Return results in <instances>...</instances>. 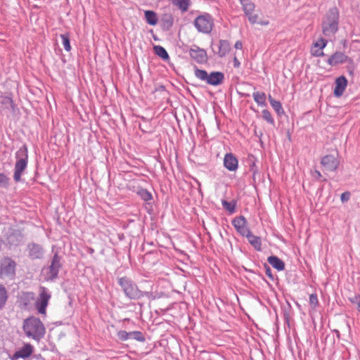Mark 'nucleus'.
<instances>
[{
	"label": "nucleus",
	"mask_w": 360,
	"mask_h": 360,
	"mask_svg": "<svg viewBox=\"0 0 360 360\" xmlns=\"http://www.w3.org/2000/svg\"><path fill=\"white\" fill-rule=\"evenodd\" d=\"M23 331L27 337L39 341L44 338L46 329L39 318L30 316L23 321Z\"/></svg>",
	"instance_id": "f257e3e1"
},
{
	"label": "nucleus",
	"mask_w": 360,
	"mask_h": 360,
	"mask_svg": "<svg viewBox=\"0 0 360 360\" xmlns=\"http://www.w3.org/2000/svg\"><path fill=\"white\" fill-rule=\"evenodd\" d=\"M339 11L337 7L330 8L322 21V32L326 37H330L338 30Z\"/></svg>",
	"instance_id": "f03ea898"
},
{
	"label": "nucleus",
	"mask_w": 360,
	"mask_h": 360,
	"mask_svg": "<svg viewBox=\"0 0 360 360\" xmlns=\"http://www.w3.org/2000/svg\"><path fill=\"white\" fill-rule=\"evenodd\" d=\"M117 283L120 286L126 297L131 300H137L147 294L139 290L136 283L127 276L117 278Z\"/></svg>",
	"instance_id": "7ed1b4c3"
},
{
	"label": "nucleus",
	"mask_w": 360,
	"mask_h": 360,
	"mask_svg": "<svg viewBox=\"0 0 360 360\" xmlns=\"http://www.w3.org/2000/svg\"><path fill=\"white\" fill-rule=\"evenodd\" d=\"M1 237L4 239V245L9 248L18 246L23 240L22 232L10 224H3Z\"/></svg>",
	"instance_id": "20e7f679"
},
{
	"label": "nucleus",
	"mask_w": 360,
	"mask_h": 360,
	"mask_svg": "<svg viewBox=\"0 0 360 360\" xmlns=\"http://www.w3.org/2000/svg\"><path fill=\"white\" fill-rule=\"evenodd\" d=\"M15 158L13 179L15 181L18 182L20 181L22 174L27 167L28 151L26 146L20 147L16 151Z\"/></svg>",
	"instance_id": "39448f33"
},
{
	"label": "nucleus",
	"mask_w": 360,
	"mask_h": 360,
	"mask_svg": "<svg viewBox=\"0 0 360 360\" xmlns=\"http://www.w3.org/2000/svg\"><path fill=\"white\" fill-rule=\"evenodd\" d=\"M62 267L61 257L56 252L51 259L50 264L43 269L44 272V280L53 282L58 277V273Z\"/></svg>",
	"instance_id": "423d86ee"
},
{
	"label": "nucleus",
	"mask_w": 360,
	"mask_h": 360,
	"mask_svg": "<svg viewBox=\"0 0 360 360\" xmlns=\"http://www.w3.org/2000/svg\"><path fill=\"white\" fill-rule=\"evenodd\" d=\"M193 25L199 32L210 34L214 27V19L210 13H203L195 18Z\"/></svg>",
	"instance_id": "0eeeda50"
},
{
	"label": "nucleus",
	"mask_w": 360,
	"mask_h": 360,
	"mask_svg": "<svg viewBox=\"0 0 360 360\" xmlns=\"http://www.w3.org/2000/svg\"><path fill=\"white\" fill-rule=\"evenodd\" d=\"M16 264L10 257H6L1 261L0 277L13 278L15 274Z\"/></svg>",
	"instance_id": "6e6552de"
},
{
	"label": "nucleus",
	"mask_w": 360,
	"mask_h": 360,
	"mask_svg": "<svg viewBox=\"0 0 360 360\" xmlns=\"http://www.w3.org/2000/svg\"><path fill=\"white\" fill-rule=\"evenodd\" d=\"M51 298V293L48 289L44 286L40 287V292L35 305L38 312L41 314H45L49 301Z\"/></svg>",
	"instance_id": "1a4fd4ad"
},
{
	"label": "nucleus",
	"mask_w": 360,
	"mask_h": 360,
	"mask_svg": "<svg viewBox=\"0 0 360 360\" xmlns=\"http://www.w3.org/2000/svg\"><path fill=\"white\" fill-rule=\"evenodd\" d=\"M231 223L236 231L243 237H245L251 231L245 217L243 215L234 217Z\"/></svg>",
	"instance_id": "9d476101"
},
{
	"label": "nucleus",
	"mask_w": 360,
	"mask_h": 360,
	"mask_svg": "<svg viewBox=\"0 0 360 360\" xmlns=\"http://www.w3.org/2000/svg\"><path fill=\"white\" fill-rule=\"evenodd\" d=\"M189 56L196 63H205L207 60V55L205 49L193 45L188 51Z\"/></svg>",
	"instance_id": "9b49d317"
},
{
	"label": "nucleus",
	"mask_w": 360,
	"mask_h": 360,
	"mask_svg": "<svg viewBox=\"0 0 360 360\" xmlns=\"http://www.w3.org/2000/svg\"><path fill=\"white\" fill-rule=\"evenodd\" d=\"M117 337L122 341H126L130 339L143 342L146 338L143 333L139 330L127 332L126 330H120L117 332Z\"/></svg>",
	"instance_id": "f8f14e48"
},
{
	"label": "nucleus",
	"mask_w": 360,
	"mask_h": 360,
	"mask_svg": "<svg viewBox=\"0 0 360 360\" xmlns=\"http://www.w3.org/2000/svg\"><path fill=\"white\" fill-rule=\"evenodd\" d=\"M321 163L326 171L334 172L338 169L340 161L337 156L330 154L323 156Z\"/></svg>",
	"instance_id": "ddd939ff"
},
{
	"label": "nucleus",
	"mask_w": 360,
	"mask_h": 360,
	"mask_svg": "<svg viewBox=\"0 0 360 360\" xmlns=\"http://www.w3.org/2000/svg\"><path fill=\"white\" fill-rule=\"evenodd\" d=\"M27 250L28 255L32 259H41L44 254L42 246L35 243L28 244Z\"/></svg>",
	"instance_id": "4468645a"
},
{
	"label": "nucleus",
	"mask_w": 360,
	"mask_h": 360,
	"mask_svg": "<svg viewBox=\"0 0 360 360\" xmlns=\"http://www.w3.org/2000/svg\"><path fill=\"white\" fill-rule=\"evenodd\" d=\"M348 60L349 57L344 53L336 51L328 58L327 63L330 66H335L339 64H343Z\"/></svg>",
	"instance_id": "2eb2a0df"
},
{
	"label": "nucleus",
	"mask_w": 360,
	"mask_h": 360,
	"mask_svg": "<svg viewBox=\"0 0 360 360\" xmlns=\"http://www.w3.org/2000/svg\"><path fill=\"white\" fill-rule=\"evenodd\" d=\"M224 166L230 172H235L238 167V160L232 153H226L224 158Z\"/></svg>",
	"instance_id": "dca6fc26"
},
{
	"label": "nucleus",
	"mask_w": 360,
	"mask_h": 360,
	"mask_svg": "<svg viewBox=\"0 0 360 360\" xmlns=\"http://www.w3.org/2000/svg\"><path fill=\"white\" fill-rule=\"evenodd\" d=\"M33 352V347L30 344L25 345L19 350L15 352L13 356L11 357V360H18V359H26L28 358Z\"/></svg>",
	"instance_id": "f3484780"
},
{
	"label": "nucleus",
	"mask_w": 360,
	"mask_h": 360,
	"mask_svg": "<svg viewBox=\"0 0 360 360\" xmlns=\"http://www.w3.org/2000/svg\"><path fill=\"white\" fill-rule=\"evenodd\" d=\"M347 85V80L345 76L338 77L335 82L334 96L335 97H340L343 94Z\"/></svg>",
	"instance_id": "a211bd4d"
},
{
	"label": "nucleus",
	"mask_w": 360,
	"mask_h": 360,
	"mask_svg": "<svg viewBox=\"0 0 360 360\" xmlns=\"http://www.w3.org/2000/svg\"><path fill=\"white\" fill-rule=\"evenodd\" d=\"M224 79V75L221 72H212L208 75V78L206 83L212 85L218 86L221 84Z\"/></svg>",
	"instance_id": "6ab92c4d"
},
{
	"label": "nucleus",
	"mask_w": 360,
	"mask_h": 360,
	"mask_svg": "<svg viewBox=\"0 0 360 360\" xmlns=\"http://www.w3.org/2000/svg\"><path fill=\"white\" fill-rule=\"evenodd\" d=\"M245 238H247L248 242L250 244L257 250V251H261L262 250V240L261 238L259 236H256L252 233L250 231V233H248Z\"/></svg>",
	"instance_id": "aec40b11"
},
{
	"label": "nucleus",
	"mask_w": 360,
	"mask_h": 360,
	"mask_svg": "<svg viewBox=\"0 0 360 360\" xmlns=\"http://www.w3.org/2000/svg\"><path fill=\"white\" fill-rule=\"evenodd\" d=\"M267 261L277 271H283L285 269L284 262L277 256H269L267 258Z\"/></svg>",
	"instance_id": "412c9836"
},
{
	"label": "nucleus",
	"mask_w": 360,
	"mask_h": 360,
	"mask_svg": "<svg viewBox=\"0 0 360 360\" xmlns=\"http://www.w3.org/2000/svg\"><path fill=\"white\" fill-rule=\"evenodd\" d=\"M217 54L219 57H224L230 51V43L227 40L221 39L218 44Z\"/></svg>",
	"instance_id": "4be33fe9"
},
{
	"label": "nucleus",
	"mask_w": 360,
	"mask_h": 360,
	"mask_svg": "<svg viewBox=\"0 0 360 360\" xmlns=\"http://www.w3.org/2000/svg\"><path fill=\"white\" fill-rule=\"evenodd\" d=\"M172 4L178 7V8L182 12L185 13L188 11V8L191 4V0H169Z\"/></svg>",
	"instance_id": "5701e85b"
},
{
	"label": "nucleus",
	"mask_w": 360,
	"mask_h": 360,
	"mask_svg": "<svg viewBox=\"0 0 360 360\" xmlns=\"http://www.w3.org/2000/svg\"><path fill=\"white\" fill-rule=\"evenodd\" d=\"M252 96L254 98V101L257 103L259 106H266V96L265 93L264 92H259V91H255L252 94Z\"/></svg>",
	"instance_id": "b1692460"
},
{
	"label": "nucleus",
	"mask_w": 360,
	"mask_h": 360,
	"mask_svg": "<svg viewBox=\"0 0 360 360\" xmlns=\"http://www.w3.org/2000/svg\"><path fill=\"white\" fill-rule=\"evenodd\" d=\"M153 50L155 53L161 58L164 60H168L169 59V56L166 51V49L160 45H155L153 46Z\"/></svg>",
	"instance_id": "393cba45"
},
{
	"label": "nucleus",
	"mask_w": 360,
	"mask_h": 360,
	"mask_svg": "<svg viewBox=\"0 0 360 360\" xmlns=\"http://www.w3.org/2000/svg\"><path fill=\"white\" fill-rule=\"evenodd\" d=\"M144 15L148 24L150 25H155L158 23V17L154 11L149 10L146 11Z\"/></svg>",
	"instance_id": "a878e982"
},
{
	"label": "nucleus",
	"mask_w": 360,
	"mask_h": 360,
	"mask_svg": "<svg viewBox=\"0 0 360 360\" xmlns=\"http://www.w3.org/2000/svg\"><path fill=\"white\" fill-rule=\"evenodd\" d=\"M136 194L145 202H148L153 199L152 193L146 188H139Z\"/></svg>",
	"instance_id": "bb28decb"
},
{
	"label": "nucleus",
	"mask_w": 360,
	"mask_h": 360,
	"mask_svg": "<svg viewBox=\"0 0 360 360\" xmlns=\"http://www.w3.org/2000/svg\"><path fill=\"white\" fill-rule=\"evenodd\" d=\"M243 12L254 11L255 6L251 0H239Z\"/></svg>",
	"instance_id": "cd10ccee"
},
{
	"label": "nucleus",
	"mask_w": 360,
	"mask_h": 360,
	"mask_svg": "<svg viewBox=\"0 0 360 360\" xmlns=\"http://www.w3.org/2000/svg\"><path fill=\"white\" fill-rule=\"evenodd\" d=\"M8 300V292L6 288L0 284V309L6 304Z\"/></svg>",
	"instance_id": "c85d7f7f"
},
{
	"label": "nucleus",
	"mask_w": 360,
	"mask_h": 360,
	"mask_svg": "<svg viewBox=\"0 0 360 360\" xmlns=\"http://www.w3.org/2000/svg\"><path fill=\"white\" fill-rule=\"evenodd\" d=\"M221 204L223 207L230 213L232 214L236 212V202L235 200L228 202L225 200H222Z\"/></svg>",
	"instance_id": "c756f323"
},
{
	"label": "nucleus",
	"mask_w": 360,
	"mask_h": 360,
	"mask_svg": "<svg viewBox=\"0 0 360 360\" xmlns=\"http://www.w3.org/2000/svg\"><path fill=\"white\" fill-rule=\"evenodd\" d=\"M60 38L64 49L66 51H70L71 50V45L69 34L68 33L60 34Z\"/></svg>",
	"instance_id": "7c9ffc66"
},
{
	"label": "nucleus",
	"mask_w": 360,
	"mask_h": 360,
	"mask_svg": "<svg viewBox=\"0 0 360 360\" xmlns=\"http://www.w3.org/2000/svg\"><path fill=\"white\" fill-rule=\"evenodd\" d=\"M194 74L200 80L207 82L209 75L207 71L195 68Z\"/></svg>",
	"instance_id": "2f4dec72"
},
{
	"label": "nucleus",
	"mask_w": 360,
	"mask_h": 360,
	"mask_svg": "<svg viewBox=\"0 0 360 360\" xmlns=\"http://www.w3.org/2000/svg\"><path fill=\"white\" fill-rule=\"evenodd\" d=\"M271 105L278 116L281 117L285 114V111L280 101H273Z\"/></svg>",
	"instance_id": "473e14b6"
},
{
	"label": "nucleus",
	"mask_w": 360,
	"mask_h": 360,
	"mask_svg": "<svg viewBox=\"0 0 360 360\" xmlns=\"http://www.w3.org/2000/svg\"><path fill=\"white\" fill-rule=\"evenodd\" d=\"M262 114L264 120H266L268 123L274 125V120L272 117L271 112L268 110H263L262 111Z\"/></svg>",
	"instance_id": "72a5a7b5"
},
{
	"label": "nucleus",
	"mask_w": 360,
	"mask_h": 360,
	"mask_svg": "<svg viewBox=\"0 0 360 360\" xmlns=\"http://www.w3.org/2000/svg\"><path fill=\"white\" fill-rule=\"evenodd\" d=\"M10 179L4 173H0V187L8 188Z\"/></svg>",
	"instance_id": "f704fd0d"
},
{
	"label": "nucleus",
	"mask_w": 360,
	"mask_h": 360,
	"mask_svg": "<svg viewBox=\"0 0 360 360\" xmlns=\"http://www.w3.org/2000/svg\"><path fill=\"white\" fill-rule=\"evenodd\" d=\"M162 21L167 28L169 29L173 25L174 19L171 15H165L162 19Z\"/></svg>",
	"instance_id": "c9c22d12"
},
{
	"label": "nucleus",
	"mask_w": 360,
	"mask_h": 360,
	"mask_svg": "<svg viewBox=\"0 0 360 360\" xmlns=\"http://www.w3.org/2000/svg\"><path fill=\"white\" fill-rule=\"evenodd\" d=\"M327 43H328V41L326 39L321 38L316 43H314V46L319 47L321 50H322L323 49H324L326 46Z\"/></svg>",
	"instance_id": "e433bc0d"
},
{
	"label": "nucleus",
	"mask_w": 360,
	"mask_h": 360,
	"mask_svg": "<svg viewBox=\"0 0 360 360\" xmlns=\"http://www.w3.org/2000/svg\"><path fill=\"white\" fill-rule=\"evenodd\" d=\"M309 303L311 305L316 307L319 304L318 297L316 294H311L309 295Z\"/></svg>",
	"instance_id": "4c0bfd02"
},
{
	"label": "nucleus",
	"mask_w": 360,
	"mask_h": 360,
	"mask_svg": "<svg viewBox=\"0 0 360 360\" xmlns=\"http://www.w3.org/2000/svg\"><path fill=\"white\" fill-rule=\"evenodd\" d=\"M351 196V193L349 191H345L341 194V201L342 202H347Z\"/></svg>",
	"instance_id": "58836bf2"
},
{
	"label": "nucleus",
	"mask_w": 360,
	"mask_h": 360,
	"mask_svg": "<svg viewBox=\"0 0 360 360\" xmlns=\"http://www.w3.org/2000/svg\"><path fill=\"white\" fill-rule=\"evenodd\" d=\"M2 103L4 105H8L11 108L13 107V101L12 98L8 96H6L4 98Z\"/></svg>",
	"instance_id": "ea45409f"
},
{
	"label": "nucleus",
	"mask_w": 360,
	"mask_h": 360,
	"mask_svg": "<svg viewBox=\"0 0 360 360\" xmlns=\"http://www.w3.org/2000/svg\"><path fill=\"white\" fill-rule=\"evenodd\" d=\"M264 269H265V274L269 278H271V280L274 279V276H273V274H272V272H271V269L270 268L269 266L265 264L264 265Z\"/></svg>",
	"instance_id": "a19ab883"
},
{
	"label": "nucleus",
	"mask_w": 360,
	"mask_h": 360,
	"mask_svg": "<svg viewBox=\"0 0 360 360\" xmlns=\"http://www.w3.org/2000/svg\"><path fill=\"white\" fill-rule=\"evenodd\" d=\"M258 15H254L253 16H251L250 18H249V22L251 23V24H256L258 22Z\"/></svg>",
	"instance_id": "79ce46f5"
},
{
	"label": "nucleus",
	"mask_w": 360,
	"mask_h": 360,
	"mask_svg": "<svg viewBox=\"0 0 360 360\" xmlns=\"http://www.w3.org/2000/svg\"><path fill=\"white\" fill-rule=\"evenodd\" d=\"M233 67L236 68H238L240 66V62L238 59L235 56L233 60Z\"/></svg>",
	"instance_id": "37998d69"
},
{
	"label": "nucleus",
	"mask_w": 360,
	"mask_h": 360,
	"mask_svg": "<svg viewBox=\"0 0 360 360\" xmlns=\"http://www.w3.org/2000/svg\"><path fill=\"white\" fill-rule=\"evenodd\" d=\"M234 47L236 49H243V43H242V41H237L235 43Z\"/></svg>",
	"instance_id": "c03bdc74"
},
{
	"label": "nucleus",
	"mask_w": 360,
	"mask_h": 360,
	"mask_svg": "<svg viewBox=\"0 0 360 360\" xmlns=\"http://www.w3.org/2000/svg\"><path fill=\"white\" fill-rule=\"evenodd\" d=\"M313 54L315 56H321L324 55V53L322 51H319V50L316 51Z\"/></svg>",
	"instance_id": "a18cd8bd"
},
{
	"label": "nucleus",
	"mask_w": 360,
	"mask_h": 360,
	"mask_svg": "<svg viewBox=\"0 0 360 360\" xmlns=\"http://www.w3.org/2000/svg\"><path fill=\"white\" fill-rule=\"evenodd\" d=\"M314 176L316 179H319L321 177V174L319 171L318 170H315L314 171Z\"/></svg>",
	"instance_id": "49530a36"
},
{
	"label": "nucleus",
	"mask_w": 360,
	"mask_h": 360,
	"mask_svg": "<svg viewBox=\"0 0 360 360\" xmlns=\"http://www.w3.org/2000/svg\"><path fill=\"white\" fill-rule=\"evenodd\" d=\"M245 16L248 17V18L249 19V18H250L251 16H253L255 14H253V11H249V12H245L244 13Z\"/></svg>",
	"instance_id": "de8ad7c7"
},
{
	"label": "nucleus",
	"mask_w": 360,
	"mask_h": 360,
	"mask_svg": "<svg viewBox=\"0 0 360 360\" xmlns=\"http://www.w3.org/2000/svg\"><path fill=\"white\" fill-rule=\"evenodd\" d=\"M245 16L248 17V18L249 19V18H250L251 16H253L255 14H253V11H249V12H245L244 13Z\"/></svg>",
	"instance_id": "09e8293b"
},
{
	"label": "nucleus",
	"mask_w": 360,
	"mask_h": 360,
	"mask_svg": "<svg viewBox=\"0 0 360 360\" xmlns=\"http://www.w3.org/2000/svg\"><path fill=\"white\" fill-rule=\"evenodd\" d=\"M257 24H260L262 25H269V21L268 20H265V21H258Z\"/></svg>",
	"instance_id": "8fccbe9b"
},
{
	"label": "nucleus",
	"mask_w": 360,
	"mask_h": 360,
	"mask_svg": "<svg viewBox=\"0 0 360 360\" xmlns=\"http://www.w3.org/2000/svg\"><path fill=\"white\" fill-rule=\"evenodd\" d=\"M269 103H270V104H271V103H272L273 101H276V100H274V99L271 97V95H269Z\"/></svg>",
	"instance_id": "3c124183"
},
{
	"label": "nucleus",
	"mask_w": 360,
	"mask_h": 360,
	"mask_svg": "<svg viewBox=\"0 0 360 360\" xmlns=\"http://www.w3.org/2000/svg\"><path fill=\"white\" fill-rule=\"evenodd\" d=\"M334 332L335 333V335L338 338H340V332L338 330H334Z\"/></svg>",
	"instance_id": "603ef678"
}]
</instances>
